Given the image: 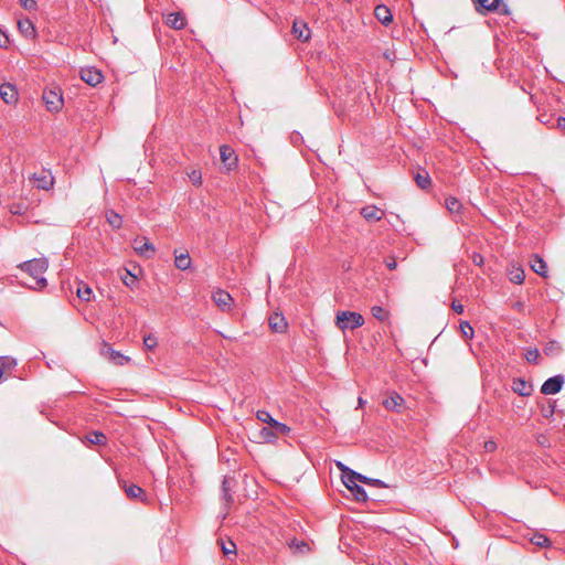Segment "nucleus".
I'll return each mask as SVG.
<instances>
[{
    "mask_svg": "<svg viewBox=\"0 0 565 565\" xmlns=\"http://www.w3.org/2000/svg\"><path fill=\"white\" fill-rule=\"evenodd\" d=\"M49 267L47 260L45 258H34L19 265V268L25 271L34 279V285L31 286L32 289H43L46 287L47 281L44 277H41L42 274L46 271Z\"/></svg>",
    "mask_w": 565,
    "mask_h": 565,
    "instance_id": "obj_1",
    "label": "nucleus"
},
{
    "mask_svg": "<svg viewBox=\"0 0 565 565\" xmlns=\"http://www.w3.org/2000/svg\"><path fill=\"white\" fill-rule=\"evenodd\" d=\"M335 324L340 330H354L364 324V318L361 313L354 311H339L337 313Z\"/></svg>",
    "mask_w": 565,
    "mask_h": 565,
    "instance_id": "obj_2",
    "label": "nucleus"
},
{
    "mask_svg": "<svg viewBox=\"0 0 565 565\" xmlns=\"http://www.w3.org/2000/svg\"><path fill=\"white\" fill-rule=\"evenodd\" d=\"M30 182L40 190L49 191L54 185V177L50 170L42 169L40 172H34L29 177Z\"/></svg>",
    "mask_w": 565,
    "mask_h": 565,
    "instance_id": "obj_3",
    "label": "nucleus"
},
{
    "mask_svg": "<svg viewBox=\"0 0 565 565\" xmlns=\"http://www.w3.org/2000/svg\"><path fill=\"white\" fill-rule=\"evenodd\" d=\"M477 12L484 14L498 10L500 14L508 15L510 11L505 4L500 6V0H472Z\"/></svg>",
    "mask_w": 565,
    "mask_h": 565,
    "instance_id": "obj_4",
    "label": "nucleus"
},
{
    "mask_svg": "<svg viewBox=\"0 0 565 565\" xmlns=\"http://www.w3.org/2000/svg\"><path fill=\"white\" fill-rule=\"evenodd\" d=\"M42 98L46 106V109L51 113H57L63 107V96L60 92L55 89H45L43 92Z\"/></svg>",
    "mask_w": 565,
    "mask_h": 565,
    "instance_id": "obj_5",
    "label": "nucleus"
},
{
    "mask_svg": "<svg viewBox=\"0 0 565 565\" xmlns=\"http://www.w3.org/2000/svg\"><path fill=\"white\" fill-rule=\"evenodd\" d=\"M119 486L122 488V490L125 491V493L129 500L142 502V503L148 502V497L141 487H139L135 483H128L125 480H119Z\"/></svg>",
    "mask_w": 565,
    "mask_h": 565,
    "instance_id": "obj_6",
    "label": "nucleus"
},
{
    "mask_svg": "<svg viewBox=\"0 0 565 565\" xmlns=\"http://www.w3.org/2000/svg\"><path fill=\"white\" fill-rule=\"evenodd\" d=\"M134 250L141 257L150 258L154 252L156 247L146 236H138L132 241Z\"/></svg>",
    "mask_w": 565,
    "mask_h": 565,
    "instance_id": "obj_7",
    "label": "nucleus"
},
{
    "mask_svg": "<svg viewBox=\"0 0 565 565\" xmlns=\"http://www.w3.org/2000/svg\"><path fill=\"white\" fill-rule=\"evenodd\" d=\"M256 417L258 420L268 424L270 428L277 430L278 434L287 435L290 431L289 426L274 419L267 411H258Z\"/></svg>",
    "mask_w": 565,
    "mask_h": 565,
    "instance_id": "obj_8",
    "label": "nucleus"
},
{
    "mask_svg": "<svg viewBox=\"0 0 565 565\" xmlns=\"http://www.w3.org/2000/svg\"><path fill=\"white\" fill-rule=\"evenodd\" d=\"M342 482L347 489L352 492L355 500L365 502L369 499L364 488L358 484V482H360L359 480L351 478V476H344V480Z\"/></svg>",
    "mask_w": 565,
    "mask_h": 565,
    "instance_id": "obj_9",
    "label": "nucleus"
},
{
    "mask_svg": "<svg viewBox=\"0 0 565 565\" xmlns=\"http://www.w3.org/2000/svg\"><path fill=\"white\" fill-rule=\"evenodd\" d=\"M564 384V376L563 375H555L553 377L547 379L542 387L541 393L544 395H553L557 394Z\"/></svg>",
    "mask_w": 565,
    "mask_h": 565,
    "instance_id": "obj_10",
    "label": "nucleus"
},
{
    "mask_svg": "<svg viewBox=\"0 0 565 565\" xmlns=\"http://www.w3.org/2000/svg\"><path fill=\"white\" fill-rule=\"evenodd\" d=\"M79 74L81 78L90 86H96L104 79L102 72L95 67H84Z\"/></svg>",
    "mask_w": 565,
    "mask_h": 565,
    "instance_id": "obj_11",
    "label": "nucleus"
},
{
    "mask_svg": "<svg viewBox=\"0 0 565 565\" xmlns=\"http://www.w3.org/2000/svg\"><path fill=\"white\" fill-rule=\"evenodd\" d=\"M220 157L227 170H233L237 167V156L230 146L222 145L220 147Z\"/></svg>",
    "mask_w": 565,
    "mask_h": 565,
    "instance_id": "obj_12",
    "label": "nucleus"
},
{
    "mask_svg": "<svg viewBox=\"0 0 565 565\" xmlns=\"http://www.w3.org/2000/svg\"><path fill=\"white\" fill-rule=\"evenodd\" d=\"M212 299L222 311L231 310L233 298L227 291L217 289L216 291L213 292Z\"/></svg>",
    "mask_w": 565,
    "mask_h": 565,
    "instance_id": "obj_13",
    "label": "nucleus"
},
{
    "mask_svg": "<svg viewBox=\"0 0 565 565\" xmlns=\"http://www.w3.org/2000/svg\"><path fill=\"white\" fill-rule=\"evenodd\" d=\"M360 213L367 222H379L385 216L382 209L372 204L363 206Z\"/></svg>",
    "mask_w": 565,
    "mask_h": 565,
    "instance_id": "obj_14",
    "label": "nucleus"
},
{
    "mask_svg": "<svg viewBox=\"0 0 565 565\" xmlns=\"http://www.w3.org/2000/svg\"><path fill=\"white\" fill-rule=\"evenodd\" d=\"M0 97L6 104H14L18 100V90L15 86L10 83H4L0 86Z\"/></svg>",
    "mask_w": 565,
    "mask_h": 565,
    "instance_id": "obj_15",
    "label": "nucleus"
},
{
    "mask_svg": "<svg viewBox=\"0 0 565 565\" xmlns=\"http://www.w3.org/2000/svg\"><path fill=\"white\" fill-rule=\"evenodd\" d=\"M512 391L523 397L530 396L533 392V385L524 379H514L512 381Z\"/></svg>",
    "mask_w": 565,
    "mask_h": 565,
    "instance_id": "obj_16",
    "label": "nucleus"
},
{
    "mask_svg": "<svg viewBox=\"0 0 565 565\" xmlns=\"http://www.w3.org/2000/svg\"><path fill=\"white\" fill-rule=\"evenodd\" d=\"M102 353L104 355H107L108 359L114 362L117 365H124L129 362V358L121 354L119 351H115L108 344H104V348L102 350Z\"/></svg>",
    "mask_w": 565,
    "mask_h": 565,
    "instance_id": "obj_17",
    "label": "nucleus"
},
{
    "mask_svg": "<svg viewBox=\"0 0 565 565\" xmlns=\"http://www.w3.org/2000/svg\"><path fill=\"white\" fill-rule=\"evenodd\" d=\"M403 404H404V398L397 393L391 394L383 401V406L387 411H393V412H397V413L402 412Z\"/></svg>",
    "mask_w": 565,
    "mask_h": 565,
    "instance_id": "obj_18",
    "label": "nucleus"
},
{
    "mask_svg": "<svg viewBox=\"0 0 565 565\" xmlns=\"http://www.w3.org/2000/svg\"><path fill=\"white\" fill-rule=\"evenodd\" d=\"M268 324H269V328L274 332H279V333L285 332L288 327V323H287L285 317L280 313L271 315L268 319Z\"/></svg>",
    "mask_w": 565,
    "mask_h": 565,
    "instance_id": "obj_19",
    "label": "nucleus"
},
{
    "mask_svg": "<svg viewBox=\"0 0 565 565\" xmlns=\"http://www.w3.org/2000/svg\"><path fill=\"white\" fill-rule=\"evenodd\" d=\"M18 29L20 33L26 39H33L36 34L33 22L28 18L20 19L18 21Z\"/></svg>",
    "mask_w": 565,
    "mask_h": 565,
    "instance_id": "obj_20",
    "label": "nucleus"
},
{
    "mask_svg": "<svg viewBox=\"0 0 565 565\" xmlns=\"http://www.w3.org/2000/svg\"><path fill=\"white\" fill-rule=\"evenodd\" d=\"M292 34L300 41L306 42L310 39V30L305 22L295 21L292 24Z\"/></svg>",
    "mask_w": 565,
    "mask_h": 565,
    "instance_id": "obj_21",
    "label": "nucleus"
},
{
    "mask_svg": "<svg viewBox=\"0 0 565 565\" xmlns=\"http://www.w3.org/2000/svg\"><path fill=\"white\" fill-rule=\"evenodd\" d=\"M374 15L384 25H388L393 21L391 10L384 4H379L375 7Z\"/></svg>",
    "mask_w": 565,
    "mask_h": 565,
    "instance_id": "obj_22",
    "label": "nucleus"
},
{
    "mask_svg": "<svg viewBox=\"0 0 565 565\" xmlns=\"http://www.w3.org/2000/svg\"><path fill=\"white\" fill-rule=\"evenodd\" d=\"M166 23L174 30H181L185 26L186 21L182 13L173 12L168 15Z\"/></svg>",
    "mask_w": 565,
    "mask_h": 565,
    "instance_id": "obj_23",
    "label": "nucleus"
},
{
    "mask_svg": "<svg viewBox=\"0 0 565 565\" xmlns=\"http://www.w3.org/2000/svg\"><path fill=\"white\" fill-rule=\"evenodd\" d=\"M530 263L531 268L533 269L534 273H536L541 277H547V265L542 257H540L539 255H533Z\"/></svg>",
    "mask_w": 565,
    "mask_h": 565,
    "instance_id": "obj_24",
    "label": "nucleus"
},
{
    "mask_svg": "<svg viewBox=\"0 0 565 565\" xmlns=\"http://www.w3.org/2000/svg\"><path fill=\"white\" fill-rule=\"evenodd\" d=\"M352 478H354L355 480H359L360 482L367 484V486H372V487H376V488H386L387 487L382 480L369 478V477L363 476L356 471L352 472Z\"/></svg>",
    "mask_w": 565,
    "mask_h": 565,
    "instance_id": "obj_25",
    "label": "nucleus"
},
{
    "mask_svg": "<svg viewBox=\"0 0 565 565\" xmlns=\"http://www.w3.org/2000/svg\"><path fill=\"white\" fill-rule=\"evenodd\" d=\"M192 260L188 252L175 255L174 265L180 270H186L191 267Z\"/></svg>",
    "mask_w": 565,
    "mask_h": 565,
    "instance_id": "obj_26",
    "label": "nucleus"
},
{
    "mask_svg": "<svg viewBox=\"0 0 565 565\" xmlns=\"http://www.w3.org/2000/svg\"><path fill=\"white\" fill-rule=\"evenodd\" d=\"M509 279L514 284L521 285L525 279V273L521 267L512 266L509 270Z\"/></svg>",
    "mask_w": 565,
    "mask_h": 565,
    "instance_id": "obj_27",
    "label": "nucleus"
},
{
    "mask_svg": "<svg viewBox=\"0 0 565 565\" xmlns=\"http://www.w3.org/2000/svg\"><path fill=\"white\" fill-rule=\"evenodd\" d=\"M77 297L83 301H90L93 296V290L90 287L84 282H79L77 290H76Z\"/></svg>",
    "mask_w": 565,
    "mask_h": 565,
    "instance_id": "obj_28",
    "label": "nucleus"
},
{
    "mask_svg": "<svg viewBox=\"0 0 565 565\" xmlns=\"http://www.w3.org/2000/svg\"><path fill=\"white\" fill-rule=\"evenodd\" d=\"M231 490V481L228 478L225 477L222 482V498L225 501L226 505L232 504L234 501Z\"/></svg>",
    "mask_w": 565,
    "mask_h": 565,
    "instance_id": "obj_29",
    "label": "nucleus"
},
{
    "mask_svg": "<svg viewBox=\"0 0 565 565\" xmlns=\"http://www.w3.org/2000/svg\"><path fill=\"white\" fill-rule=\"evenodd\" d=\"M86 439L92 445H105L107 437L102 431H90L86 435Z\"/></svg>",
    "mask_w": 565,
    "mask_h": 565,
    "instance_id": "obj_30",
    "label": "nucleus"
},
{
    "mask_svg": "<svg viewBox=\"0 0 565 565\" xmlns=\"http://www.w3.org/2000/svg\"><path fill=\"white\" fill-rule=\"evenodd\" d=\"M106 220L113 228H120L122 224L121 216L113 210L106 212Z\"/></svg>",
    "mask_w": 565,
    "mask_h": 565,
    "instance_id": "obj_31",
    "label": "nucleus"
},
{
    "mask_svg": "<svg viewBox=\"0 0 565 565\" xmlns=\"http://www.w3.org/2000/svg\"><path fill=\"white\" fill-rule=\"evenodd\" d=\"M446 207L451 214H458L462 209V204L458 199L450 196L446 199Z\"/></svg>",
    "mask_w": 565,
    "mask_h": 565,
    "instance_id": "obj_32",
    "label": "nucleus"
},
{
    "mask_svg": "<svg viewBox=\"0 0 565 565\" xmlns=\"http://www.w3.org/2000/svg\"><path fill=\"white\" fill-rule=\"evenodd\" d=\"M459 327H460L461 335L463 339L471 340L473 338L475 331L468 321H465V320L460 321Z\"/></svg>",
    "mask_w": 565,
    "mask_h": 565,
    "instance_id": "obj_33",
    "label": "nucleus"
},
{
    "mask_svg": "<svg viewBox=\"0 0 565 565\" xmlns=\"http://www.w3.org/2000/svg\"><path fill=\"white\" fill-rule=\"evenodd\" d=\"M371 312L380 321H385L388 318V312L381 306H373Z\"/></svg>",
    "mask_w": 565,
    "mask_h": 565,
    "instance_id": "obj_34",
    "label": "nucleus"
},
{
    "mask_svg": "<svg viewBox=\"0 0 565 565\" xmlns=\"http://www.w3.org/2000/svg\"><path fill=\"white\" fill-rule=\"evenodd\" d=\"M121 280L125 286L134 288L137 284V277L131 274L128 269H125V275L121 276Z\"/></svg>",
    "mask_w": 565,
    "mask_h": 565,
    "instance_id": "obj_35",
    "label": "nucleus"
},
{
    "mask_svg": "<svg viewBox=\"0 0 565 565\" xmlns=\"http://www.w3.org/2000/svg\"><path fill=\"white\" fill-rule=\"evenodd\" d=\"M531 542L536 545V546H540V547H547L550 546L551 544V541L547 536L543 535V534H535Z\"/></svg>",
    "mask_w": 565,
    "mask_h": 565,
    "instance_id": "obj_36",
    "label": "nucleus"
},
{
    "mask_svg": "<svg viewBox=\"0 0 565 565\" xmlns=\"http://www.w3.org/2000/svg\"><path fill=\"white\" fill-rule=\"evenodd\" d=\"M260 435L267 440V441H273L275 439H277L279 436H282L281 434H278L277 430L275 429H271V428H266L264 427L262 430H260Z\"/></svg>",
    "mask_w": 565,
    "mask_h": 565,
    "instance_id": "obj_37",
    "label": "nucleus"
},
{
    "mask_svg": "<svg viewBox=\"0 0 565 565\" xmlns=\"http://www.w3.org/2000/svg\"><path fill=\"white\" fill-rule=\"evenodd\" d=\"M221 548L224 555L235 554L236 545L233 541H221Z\"/></svg>",
    "mask_w": 565,
    "mask_h": 565,
    "instance_id": "obj_38",
    "label": "nucleus"
},
{
    "mask_svg": "<svg viewBox=\"0 0 565 565\" xmlns=\"http://www.w3.org/2000/svg\"><path fill=\"white\" fill-rule=\"evenodd\" d=\"M525 359L530 363H539L541 359V353L537 349L527 350L525 353Z\"/></svg>",
    "mask_w": 565,
    "mask_h": 565,
    "instance_id": "obj_39",
    "label": "nucleus"
},
{
    "mask_svg": "<svg viewBox=\"0 0 565 565\" xmlns=\"http://www.w3.org/2000/svg\"><path fill=\"white\" fill-rule=\"evenodd\" d=\"M188 177L190 179V181L194 184V185H201L202 184V173L200 170L198 169H193L191 170L189 173H188Z\"/></svg>",
    "mask_w": 565,
    "mask_h": 565,
    "instance_id": "obj_40",
    "label": "nucleus"
},
{
    "mask_svg": "<svg viewBox=\"0 0 565 565\" xmlns=\"http://www.w3.org/2000/svg\"><path fill=\"white\" fill-rule=\"evenodd\" d=\"M415 181L420 189H427L431 182L427 173L425 175L418 173L415 178Z\"/></svg>",
    "mask_w": 565,
    "mask_h": 565,
    "instance_id": "obj_41",
    "label": "nucleus"
},
{
    "mask_svg": "<svg viewBox=\"0 0 565 565\" xmlns=\"http://www.w3.org/2000/svg\"><path fill=\"white\" fill-rule=\"evenodd\" d=\"M143 345L147 350H153L158 345L157 338L153 334L143 337Z\"/></svg>",
    "mask_w": 565,
    "mask_h": 565,
    "instance_id": "obj_42",
    "label": "nucleus"
},
{
    "mask_svg": "<svg viewBox=\"0 0 565 565\" xmlns=\"http://www.w3.org/2000/svg\"><path fill=\"white\" fill-rule=\"evenodd\" d=\"M335 466L341 471V479H342V481L344 480V476H348V477L351 476L352 477V472H355L354 470L350 469L349 467H347L341 461H335Z\"/></svg>",
    "mask_w": 565,
    "mask_h": 565,
    "instance_id": "obj_43",
    "label": "nucleus"
},
{
    "mask_svg": "<svg viewBox=\"0 0 565 565\" xmlns=\"http://www.w3.org/2000/svg\"><path fill=\"white\" fill-rule=\"evenodd\" d=\"M15 360L11 359V358H8V356H2L0 358V365L2 366V370L4 369H11L15 365Z\"/></svg>",
    "mask_w": 565,
    "mask_h": 565,
    "instance_id": "obj_44",
    "label": "nucleus"
},
{
    "mask_svg": "<svg viewBox=\"0 0 565 565\" xmlns=\"http://www.w3.org/2000/svg\"><path fill=\"white\" fill-rule=\"evenodd\" d=\"M20 4L28 11H34L38 8L35 0H20Z\"/></svg>",
    "mask_w": 565,
    "mask_h": 565,
    "instance_id": "obj_45",
    "label": "nucleus"
},
{
    "mask_svg": "<svg viewBox=\"0 0 565 565\" xmlns=\"http://www.w3.org/2000/svg\"><path fill=\"white\" fill-rule=\"evenodd\" d=\"M385 265L390 270H394L397 267V262L394 256H388L385 258Z\"/></svg>",
    "mask_w": 565,
    "mask_h": 565,
    "instance_id": "obj_46",
    "label": "nucleus"
},
{
    "mask_svg": "<svg viewBox=\"0 0 565 565\" xmlns=\"http://www.w3.org/2000/svg\"><path fill=\"white\" fill-rule=\"evenodd\" d=\"M554 412H555V405L553 403H550L547 407L542 409L543 416L545 418L552 417Z\"/></svg>",
    "mask_w": 565,
    "mask_h": 565,
    "instance_id": "obj_47",
    "label": "nucleus"
},
{
    "mask_svg": "<svg viewBox=\"0 0 565 565\" xmlns=\"http://www.w3.org/2000/svg\"><path fill=\"white\" fill-rule=\"evenodd\" d=\"M537 119L540 120V122H542L543 125H546V126H550L552 125V115H547V114H541Z\"/></svg>",
    "mask_w": 565,
    "mask_h": 565,
    "instance_id": "obj_48",
    "label": "nucleus"
},
{
    "mask_svg": "<svg viewBox=\"0 0 565 565\" xmlns=\"http://www.w3.org/2000/svg\"><path fill=\"white\" fill-rule=\"evenodd\" d=\"M451 308L458 315H461L465 311L463 305H461L460 302H458L456 300L452 301Z\"/></svg>",
    "mask_w": 565,
    "mask_h": 565,
    "instance_id": "obj_49",
    "label": "nucleus"
},
{
    "mask_svg": "<svg viewBox=\"0 0 565 565\" xmlns=\"http://www.w3.org/2000/svg\"><path fill=\"white\" fill-rule=\"evenodd\" d=\"M9 44V38L0 30V47L6 49Z\"/></svg>",
    "mask_w": 565,
    "mask_h": 565,
    "instance_id": "obj_50",
    "label": "nucleus"
},
{
    "mask_svg": "<svg viewBox=\"0 0 565 565\" xmlns=\"http://www.w3.org/2000/svg\"><path fill=\"white\" fill-rule=\"evenodd\" d=\"M556 128L559 129L561 131L565 132V117L559 116L556 119Z\"/></svg>",
    "mask_w": 565,
    "mask_h": 565,
    "instance_id": "obj_51",
    "label": "nucleus"
},
{
    "mask_svg": "<svg viewBox=\"0 0 565 565\" xmlns=\"http://www.w3.org/2000/svg\"><path fill=\"white\" fill-rule=\"evenodd\" d=\"M497 448V444L494 441H486L484 443V449L487 451H493Z\"/></svg>",
    "mask_w": 565,
    "mask_h": 565,
    "instance_id": "obj_52",
    "label": "nucleus"
},
{
    "mask_svg": "<svg viewBox=\"0 0 565 565\" xmlns=\"http://www.w3.org/2000/svg\"><path fill=\"white\" fill-rule=\"evenodd\" d=\"M473 263L478 266L482 265L483 263V257L480 255V254H475L473 255Z\"/></svg>",
    "mask_w": 565,
    "mask_h": 565,
    "instance_id": "obj_53",
    "label": "nucleus"
},
{
    "mask_svg": "<svg viewBox=\"0 0 565 565\" xmlns=\"http://www.w3.org/2000/svg\"><path fill=\"white\" fill-rule=\"evenodd\" d=\"M514 307H515L516 309L521 310V309L523 308V303H522V302H516V303L514 305Z\"/></svg>",
    "mask_w": 565,
    "mask_h": 565,
    "instance_id": "obj_54",
    "label": "nucleus"
},
{
    "mask_svg": "<svg viewBox=\"0 0 565 565\" xmlns=\"http://www.w3.org/2000/svg\"><path fill=\"white\" fill-rule=\"evenodd\" d=\"M2 374H3V370H2V366L0 365V379L2 377Z\"/></svg>",
    "mask_w": 565,
    "mask_h": 565,
    "instance_id": "obj_55",
    "label": "nucleus"
},
{
    "mask_svg": "<svg viewBox=\"0 0 565 565\" xmlns=\"http://www.w3.org/2000/svg\"><path fill=\"white\" fill-rule=\"evenodd\" d=\"M359 404H360V405H362V404H363V401H362V398H361V397L359 398Z\"/></svg>",
    "mask_w": 565,
    "mask_h": 565,
    "instance_id": "obj_56",
    "label": "nucleus"
}]
</instances>
